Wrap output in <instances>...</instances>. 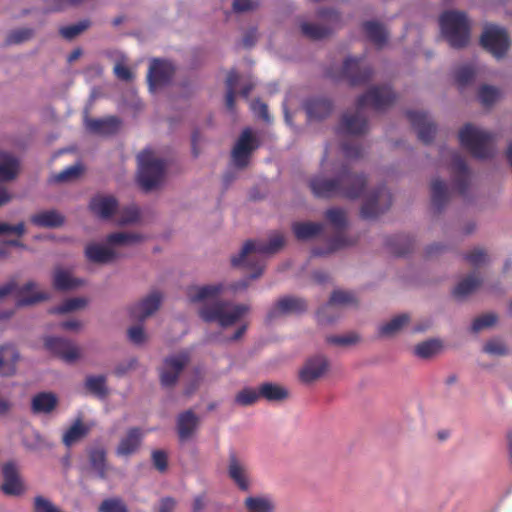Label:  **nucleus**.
I'll return each instance as SVG.
<instances>
[{
	"instance_id": "1",
	"label": "nucleus",
	"mask_w": 512,
	"mask_h": 512,
	"mask_svg": "<svg viewBox=\"0 0 512 512\" xmlns=\"http://www.w3.org/2000/svg\"><path fill=\"white\" fill-rule=\"evenodd\" d=\"M366 186V175L352 172L347 165H343L333 178L315 176L309 181L313 195L326 199L341 197L355 200L362 196Z\"/></svg>"
},
{
	"instance_id": "2",
	"label": "nucleus",
	"mask_w": 512,
	"mask_h": 512,
	"mask_svg": "<svg viewBox=\"0 0 512 512\" xmlns=\"http://www.w3.org/2000/svg\"><path fill=\"white\" fill-rule=\"evenodd\" d=\"M396 100V95L389 86H373L361 95L356 102L354 113L343 114L339 130L350 135H363L368 130V122L363 114L367 106L374 110L383 111L390 107Z\"/></svg>"
},
{
	"instance_id": "3",
	"label": "nucleus",
	"mask_w": 512,
	"mask_h": 512,
	"mask_svg": "<svg viewBox=\"0 0 512 512\" xmlns=\"http://www.w3.org/2000/svg\"><path fill=\"white\" fill-rule=\"evenodd\" d=\"M284 243V236L279 233L272 235L268 243L248 240L241 252L231 258V264L234 267L251 268L253 272L249 278L256 279L263 273L265 257L278 252L284 246Z\"/></svg>"
},
{
	"instance_id": "4",
	"label": "nucleus",
	"mask_w": 512,
	"mask_h": 512,
	"mask_svg": "<svg viewBox=\"0 0 512 512\" xmlns=\"http://www.w3.org/2000/svg\"><path fill=\"white\" fill-rule=\"evenodd\" d=\"M459 141L477 159H487L495 154V135L472 124H466L459 131Z\"/></svg>"
},
{
	"instance_id": "5",
	"label": "nucleus",
	"mask_w": 512,
	"mask_h": 512,
	"mask_svg": "<svg viewBox=\"0 0 512 512\" xmlns=\"http://www.w3.org/2000/svg\"><path fill=\"white\" fill-rule=\"evenodd\" d=\"M249 310L246 304L231 305L227 301L217 300L204 304L199 309V316L204 322H216L220 327L227 328L236 324Z\"/></svg>"
},
{
	"instance_id": "6",
	"label": "nucleus",
	"mask_w": 512,
	"mask_h": 512,
	"mask_svg": "<svg viewBox=\"0 0 512 512\" xmlns=\"http://www.w3.org/2000/svg\"><path fill=\"white\" fill-rule=\"evenodd\" d=\"M443 36L453 48H463L470 40V23L464 12L445 11L439 19Z\"/></svg>"
},
{
	"instance_id": "7",
	"label": "nucleus",
	"mask_w": 512,
	"mask_h": 512,
	"mask_svg": "<svg viewBox=\"0 0 512 512\" xmlns=\"http://www.w3.org/2000/svg\"><path fill=\"white\" fill-rule=\"evenodd\" d=\"M137 160L139 185L144 191L149 192L161 183L166 163L163 159L156 157L151 149L142 150Z\"/></svg>"
},
{
	"instance_id": "8",
	"label": "nucleus",
	"mask_w": 512,
	"mask_h": 512,
	"mask_svg": "<svg viewBox=\"0 0 512 512\" xmlns=\"http://www.w3.org/2000/svg\"><path fill=\"white\" fill-rule=\"evenodd\" d=\"M318 17L324 21L323 24L303 22L300 25L301 33L311 40H321L329 36L340 23V15L334 9H321Z\"/></svg>"
},
{
	"instance_id": "9",
	"label": "nucleus",
	"mask_w": 512,
	"mask_h": 512,
	"mask_svg": "<svg viewBox=\"0 0 512 512\" xmlns=\"http://www.w3.org/2000/svg\"><path fill=\"white\" fill-rule=\"evenodd\" d=\"M480 43L494 57L501 58L509 48V37L504 28L487 25L481 35Z\"/></svg>"
},
{
	"instance_id": "10",
	"label": "nucleus",
	"mask_w": 512,
	"mask_h": 512,
	"mask_svg": "<svg viewBox=\"0 0 512 512\" xmlns=\"http://www.w3.org/2000/svg\"><path fill=\"white\" fill-rule=\"evenodd\" d=\"M392 205V195L385 186L378 187L364 201L360 215L363 219H375Z\"/></svg>"
},
{
	"instance_id": "11",
	"label": "nucleus",
	"mask_w": 512,
	"mask_h": 512,
	"mask_svg": "<svg viewBox=\"0 0 512 512\" xmlns=\"http://www.w3.org/2000/svg\"><path fill=\"white\" fill-rule=\"evenodd\" d=\"M259 140L250 128H245L232 149V160L237 168H245L251 154L259 147Z\"/></svg>"
},
{
	"instance_id": "12",
	"label": "nucleus",
	"mask_w": 512,
	"mask_h": 512,
	"mask_svg": "<svg viewBox=\"0 0 512 512\" xmlns=\"http://www.w3.org/2000/svg\"><path fill=\"white\" fill-rule=\"evenodd\" d=\"M189 361L190 354L187 351L165 358L163 367L160 370L161 384L165 387L174 386Z\"/></svg>"
},
{
	"instance_id": "13",
	"label": "nucleus",
	"mask_w": 512,
	"mask_h": 512,
	"mask_svg": "<svg viewBox=\"0 0 512 512\" xmlns=\"http://www.w3.org/2000/svg\"><path fill=\"white\" fill-rule=\"evenodd\" d=\"M175 73L174 65L167 60L154 59L148 70L147 80L151 91L167 85Z\"/></svg>"
},
{
	"instance_id": "14",
	"label": "nucleus",
	"mask_w": 512,
	"mask_h": 512,
	"mask_svg": "<svg viewBox=\"0 0 512 512\" xmlns=\"http://www.w3.org/2000/svg\"><path fill=\"white\" fill-rule=\"evenodd\" d=\"M227 473L239 490L248 491L250 489L251 481L248 466L235 451L229 452Z\"/></svg>"
},
{
	"instance_id": "15",
	"label": "nucleus",
	"mask_w": 512,
	"mask_h": 512,
	"mask_svg": "<svg viewBox=\"0 0 512 512\" xmlns=\"http://www.w3.org/2000/svg\"><path fill=\"white\" fill-rule=\"evenodd\" d=\"M342 74L350 85L357 86L367 83L373 75V70L362 66V58L348 57L344 61Z\"/></svg>"
},
{
	"instance_id": "16",
	"label": "nucleus",
	"mask_w": 512,
	"mask_h": 512,
	"mask_svg": "<svg viewBox=\"0 0 512 512\" xmlns=\"http://www.w3.org/2000/svg\"><path fill=\"white\" fill-rule=\"evenodd\" d=\"M307 309V303L304 299L294 296H285L280 298L267 313V321H272L277 317L287 314H300Z\"/></svg>"
},
{
	"instance_id": "17",
	"label": "nucleus",
	"mask_w": 512,
	"mask_h": 512,
	"mask_svg": "<svg viewBox=\"0 0 512 512\" xmlns=\"http://www.w3.org/2000/svg\"><path fill=\"white\" fill-rule=\"evenodd\" d=\"M45 347L54 355L68 363L76 361L80 352L76 345L71 341L60 337H47Z\"/></svg>"
},
{
	"instance_id": "18",
	"label": "nucleus",
	"mask_w": 512,
	"mask_h": 512,
	"mask_svg": "<svg viewBox=\"0 0 512 512\" xmlns=\"http://www.w3.org/2000/svg\"><path fill=\"white\" fill-rule=\"evenodd\" d=\"M451 170L455 189L460 195H465L469 188L470 171L466 161L458 152L452 153Z\"/></svg>"
},
{
	"instance_id": "19",
	"label": "nucleus",
	"mask_w": 512,
	"mask_h": 512,
	"mask_svg": "<svg viewBox=\"0 0 512 512\" xmlns=\"http://www.w3.org/2000/svg\"><path fill=\"white\" fill-rule=\"evenodd\" d=\"M406 116L412 126L417 130L418 138L425 144L433 141L436 134V126L428 118V115L421 111H407Z\"/></svg>"
},
{
	"instance_id": "20",
	"label": "nucleus",
	"mask_w": 512,
	"mask_h": 512,
	"mask_svg": "<svg viewBox=\"0 0 512 512\" xmlns=\"http://www.w3.org/2000/svg\"><path fill=\"white\" fill-rule=\"evenodd\" d=\"M328 360L325 356L316 355L309 358L299 372L301 382L311 384L321 378L328 369Z\"/></svg>"
},
{
	"instance_id": "21",
	"label": "nucleus",
	"mask_w": 512,
	"mask_h": 512,
	"mask_svg": "<svg viewBox=\"0 0 512 512\" xmlns=\"http://www.w3.org/2000/svg\"><path fill=\"white\" fill-rule=\"evenodd\" d=\"M162 296L154 291L140 302L134 304L129 309L130 317L133 320L144 321L147 317L156 312L161 304Z\"/></svg>"
},
{
	"instance_id": "22",
	"label": "nucleus",
	"mask_w": 512,
	"mask_h": 512,
	"mask_svg": "<svg viewBox=\"0 0 512 512\" xmlns=\"http://www.w3.org/2000/svg\"><path fill=\"white\" fill-rule=\"evenodd\" d=\"M352 304H356V298L352 292L335 290L331 294L328 303L317 311L318 322L322 324L332 322L334 318L329 317L327 314L329 310H331L334 306H345Z\"/></svg>"
},
{
	"instance_id": "23",
	"label": "nucleus",
	"mask_w": 512,
	"mask_h": 512,
	"mask_svg": "<svg viewBox=\"0 0 512 512\" xmlns=\"http://www.w3.org/2000/svg\"><path fill=\"white\" fill-rule=\"evenodd\" d=\"M3 483L1 491L8 496H19L24 492L23 483L20 480L18 470L14 463H6L2 469Z\"/></svg>"
},
{
	"instance_id": "24",
	"label": "nucleus",
	"mask_w": 512,
	"mask_h": 512,
	"mask_svg": "<svg viewBox=\"0 0 512 512\" xmlns=\"http://www.w3.org/2000/svg\"><path fill=\"white\" fill-rule=\"evenodd\" d=\"M143 437L144 432L140 428L132 427L128 429L116 448V455L127 457L136 453L141 446Z\"/></svg>"
},
{
	"instance_id": "25",
	"label": "nucleus",
	"mask_w": 512,
	"mask_h": 512,
	"mask_svg": "<svg viewBox=\"0 0 512 512\" xmlns=\"http://www.w3.org/2000/svg\"><path fill=\"white\" fill-rule=\"evenodd\" d=\"M86 128L97 135H113L118 132L121 126V120L116 116L105 118H86Z\"/></svg>"
},
{
	"instance_id": "26",
	"label": "nucleus",
	"mask_w": 512,
	"mask_h": 512,
	"mask_svg": "<svg viewBox=\"0 0 512 512\" xmlns=\"http://www.w3.org/2000/svg\"><path fill=\"white\" fill-rule=\"evenodd\" d=\"M304 109L310 120H322L331 114L333 104L327 98L313 97L305 101Z\"/></svg>"
},
{
	"instance_id": "27",
	"label": "nucleus",
	"mask_w": 512,
	"mask_h": 512,
	"mask_svg": "<svg viewBox=\"0 0 512 512\" xmlns=\"http://www.w3.org/2000/svg\"><path fill=\"white\" fill-rule=\"evenodd\" d=\"M87 456L91 469L100 479H106L109 471L106 449L103 446L91 447L87 450Z\"/></svg>"
},
{
	"instance_id": "28",
	"label": "nucleus",
	"mask_w": 512,
	"mask_h": 512,
	"mask_svg": "<svg viewBox=\"0 0 512 512\" xmlns=\"http://www.w3.org/2000/svg\"><path fill=\"white\" fill-rule=\"evenodd\" d=\"M118 202L113 196L97 195L89 203L90 210L102 219H109L117 210Z\"/></svg>"
},
{
	"instance_id": "29",
	"label": "nucleus",
	"mask_w": 512,
	"mask_h": 512,
	"mask_svg": "<svg viewBox=\"0 0 512 512\" xmlns=\"http://www.w3.org/2000/svg\"><path fill=\"white\" fill-rule=\"evenodd\" d=\"M223 289L224 286L220 283L204 286H189L187 288V297L192 303H201L218 297Z\"/></svg>"
},
{
	"instance_id": "30",
	"label": "nucleus",
	"mask_w": 512,
	"mask_h": 512,
	"mask_svg": "<svg viewBox=\"0 0 512 512\" xmlns=\"http://www.w3.org/2000/svg\"><path fill=\"white\" fill-rule=\"evenodd\" d=\"M19 357V353L13 345L0 346V375H13L16 372Z\"/></svg>"
},
{
	"instance_id": "31",
	"label": "nucleus",
	"mask_w": 512,
	"mask_h": 512,
	"mask_svg": "<svg viewBox=\"0 0 512 512\" xmlns=\"http://www.w3.org/2000/svg\"><path fill=\"white\" fill-rule=\"evenodd\" d=\"M199 424L198 416L191 410L181 413L177 419V430L181 441L189 439Z\"/></svg>"
},
{
	"instance_id": "32",
	"label": "nucleus",
	"mask_w": 512,
	"mask_h": 512,
	"mask_svg": "<svg viewBox=\"0 0 512 512\" xmlns=\"http://www.w3.org/2000/svg\"><path fill=\"white\" fill-rule=\"evenodd\" d=\"M58 405V398L52 392H40L33 396L31 402L32 412L35 414H49Z\"/></svg>"
},
{
	"instance_id": "33",
	"label": "nucleus",
	"mask_w": 512,
	"mask_h": 512,
	"mask_svg": "<svg viewBox=\"0 0 512 512\" xmlns=\"http://www.w3.org/2000/svg\"><path fill=\"white\" fill-rule=\"evenodd\" d=\"M85 256L90 262L100 264L112 262L116 258L113 249L96 243H91L86 246Z\"/></svg>"
},
{
	"instance_id": "34",
	"label": "nucleus",
	"mask_w": 512,
	"mask_h": 512,
	"mask_svg": "<svg viewBox=\"0 0 512 512\" xmlns=\"http://www.w3.org/2000/svg\"><path fill=\"white\" fill-rule=\"evenodd\" d=\"M259 388L261 398L268 402H282L289 397V390L277 383L265 382Z\"/></svg>"
},
{
	"instance_id": "35",
	"label": "nucleus",
	"mask_w": 512,
	"mask_h": 512,
	"mask_svg": "<svg viewBox=\"0 0 512 512\" xmlns=\"http://www.w3.org/2000/svg\"><path fill=\"white\" fill-rule=\"evenodd\" d=\"M36 284L34 282L26 283L18 292L16 305L18 307L32 305L48 298L44 292H34Z\"/></svg>"
},
{
	"instance_id": "36",
	"label": "nucleus",
	"mask_w": 512,
	"mask_h": 512,
	"mask_svg": "<svg viewBox=\"0 0 512 512\" xmlns=\"http://www.w3.org/2000/svg\"><path fill=\"white\" fill-rule=\"evenodd\" d=\"M363 30L367 38L378 48L383 47L388 40L385 27L377 21H366L363 23Z\"/></svg>"
},
{
	"instance_id": "37",
	"label": "nucleus",
	"mask_w": 512,
	"mask_h": 512,
	"mask_svg": "<svg viewBox=\"0 0 512 512\" xmlns=\"http://www.w3.org/2000/svg\"><path fill=\"white\" fill-rule=\"evenodd\" d=\"M30 221L38 227L56 228L64 223V217L55 210H48L32 215Z\"/></svg>"
},
{
	"instance_id": "38",
	"label": "nucleus",
	"mask_w": 512,
	"mask_h": 512,
	"mask_svg": "<svg viewBox=\"0 0 512 512\" xmlns=\"http://www.w3.org/2000/svg\"><path fill=\"white\" fill-rule=\"evenodd\" d=\"M82 281L73 278L69 271L62 268H56L53 275V286L58 291L73 290L82 285Z\"/></svg>"
},
{
	"instance_id": "39",
	"label": "nucleus",
	"mask_w": 512,
	"mask_h": 512,
	"mask_svg": "<svg viewBox=\"0 0 512 512\" xmlns=\"http://www.w3.org/2000/svg\"><path fill=\"white\" fill-rule=\"evenodd\" d=\"M449 192L446 183L436 178L431 183V201L437 212H440L447 204Z\"/></svg>"
},
{
	"instance_id": "40",
	"label": "nucleus",
	"mask_w": 512,
	"mask_h": 512,
	"mask_svg": "<svg viewBox=\"0 0 512 512\" xmlns=\"http://www.w3.org/2000/svg\"><path fill=\"white\" fill-rule=\"evenodd\" d=\"M247 512H274L275 503L268 495L249 496L244 500Z\"/></svg>"
},
{
	"instance_id": "41",
	"label": "nucleus",
	"mask_w": 512,
	"mask_h": 512,
	"mask_svg": "<svg viewBox=\"0 0 512 512\" xmlns=\"http://www.w3.org/2000/svg\"><path fill=\"white\" fill-rule=\"evenodd\" d=\"M324 229L322 223L315 222H295L292 230L298 240H308L319 235Z\"/></svg>"
},
{
	"instance_id": "42",
	"label": "nucleus",
	"mask_w": 512,
	"mask_h": 512,
	"mask_svg": "<svg viewBox=\"0 0 512 512\" xmlns=\"http://www.w3.org/2000/svg\"><path fill=\"white\" fill-rule=\"evenodd\" d=\"M19 172V161L10 154L0 155V181H11Z\"/></svg>"
},
{
	"instance_id": "43",
	"label": "nucleus",
	"mask_w": 512,
	"mask_h": 512,
	"mask_svg": "<svg viewBox=\"0 0 512 512\" xmlns=\"http://www.w3.org/2000/svg\"><path fill=\"white\" fill-rule=\"evenodd\" d=\"M387 246L397 256L408 254L414 247V241L408 235H394L387 239Z\"/></svg>"
},
{
	"instance_id": "44",
	"label": "nucleus",
	"mask_w": 512,
	"mask_h": 512,
	"mask_svg": "<svg viewBox=\"0 0 512 512\" xmlns=\"http://www.w3.org/2000/svg\"><path fill=\"white\" fill-rule=\"evenodd\" d=\"M482 283V280L475 274H471L461 280L453 290V295L457 299H463L473 293Z\"/></svg>"
},
{
	"instance_id": "45",
	"label": "nucleus",
	"mask_w": 512,
	"mask_h": 512,
	"mask_svg": "<svg viewBox=\"0 0 512 512\" xmlns=\"http://www.w3.org/2000/svg\"><path fill=\"white\" fill-rule=\"evenodd\" d=\"M85 388L89 393L101 399L108 395L106 377L104 375L87 376L85 380Z\"/></svg>"
},
{
	"instance_id": "46",
	"label": "nucleus",
	"mask_w": 512,
	"mask_h": 512,
	"mask_svg": "<svg viewBox=\"0 0 512 512\" xmlns=\"http://www.w3.org/2000/svg\"><path fill=\"white\" fill-rule=\"evenodd\" d=\"M89 433V428L78 419L73 425L64 433L62 441L65 446L71 447L73 444L81 440Z\"/></svg>"
},
{
	"instance_id": "47",
	"label": "nucleus",
	"mask_w": 512,
	"mask_h": 512,
	"mask_svg": "<svg viewBox=\"0 0 512 512\" xmlns=\"http://www.w3.org/2000/svg\"><path fill=\"white\" fill-rule=\"evenodd\" d=\"M410 321V317L408 314H400L392 318L387 323L383 324L379 328V333L381 336H392L398 333L404 326H406Z\"/></svg>"
},
{
	"instance_id": "48",
	"label": "nucleus",
	"mask_w": 512,
	"mask_h": 512,
	"mask_svg": "<svg viewBox=\"0 0 512 512\" xmlns=\"http://www.w3.org/2000/svg\"><path fill=\"white\" fill-rule=\"evenodd\" d=\"M259 399H261L259 387L257 389L245 387L235 395L234 401L239 406L247 407L254 405Z\"/></svg>"
},
{
	"instance_id": "49",
	"label": "nucleus",
	"mask_w": 512,
	"mask_h": 512,
	"mask_svg": "<svg viewBox=\"0 0 512 512\" xmlns=\"http://www.w3.org/2000/svg\"><path fill=\"white\" fill-rule=\"evenodd\" d=\"M441 349V342L438 340H427L414 347V354L422 359H428L436 355Z\"/></svg>"
},
{
	"instance_id": "50",
	"label": "nucleus",
	"mask_w": 512,
	"mask_h": 512,
	"mask_svg": "<svg viewBox=\"0 0 512 512\" xmlns=\"http://www.w3.org/2000/svg\"><path fill=\"white\" fill-rule=\"evenodd\" d=\"M239 80V75L235 70H231L226 79V97H225V105L226 108L230 112H234L235 110V88Z\"/></svg>"
},
{
	"instance_id": "51",
	"label": "nucleus",
	"mask_w": 512,
	"mask_h": 512,
	"mask_svg": "<svg viewBox=\"0 0 512 512\" xmlns=\"http://www.w3.org/2000/svg\"><path fill=\"white\" fill-rule=\"evenodd\" d=\"M327 221L339 232L343 231L348 224L345 210L341 208H330L325 212Z\"/></svg>"
},
{
	"instance_id": "52",
	"label": "nucleus",
	"mask_w": 512,
	"mask_h": 512,
	"mask_svg": "<svg viewBox=\"0 0 512 512\" xmlns=\"http://www.w3.org/2000/svg\"><path fill=\"white\" fill-rule=\"evenodd\" d=\"M91 26V21L89 19H84L79 21L78 23L63 26L59 29L60 35L67 39L72 40L81 33H83L85 30H87Z\"/></svg>"
},
{
	"instance_id": "53",
	"label": "nucleus",
	"mask_w": 512,
	"mask_h": 512,
	"mask_svg": "<svg viewBox=\"0 0 512 512\" xmlns=\"http://www.w3.org/2000/svg\"><path fill=\"white\" fill-rule=\"evenodd\" d=\"M107 243L110 245H124L140 240V236L134 233L115 232L107 236Z\"/></svg>"
},
{
	"instance_id": "54",
	"label": "nucleus",
	"mask_w": 512,
	"mask_h": 512,
	"mask_svg": "<svg viewBox=\"0 0 512 512\" xmlns=\"http://www.w3.org/2000/svg\"><path fill=\"white\" fill-rule=\"evenodd\" d=\"M87 304L84 298H71L65 300L61 305L51 309V313L64 314L84 307Z\"/></svg>"
},
{
	"instance_id": "55",
	"label": "nucleus",
	"mask_w": 512,
	"mask_h": 512,
	"mask_svg": "<svg viewBox=\"0 0 512 512\" xmlns=\"http://www.w3.org/2000/svg\"><path fill=\"white\" fill-rule=\"evenodd\" d=\"M478 97L483 105L490 106L498 100L500 97V91L496 87L483 85L479 89Z\"/></svg>"
},
{
	"instance_id": "56",
	"label": "nucleus",
	"mask_w": 512,
	"mask_h": 512,
	"mask_svg": "<svg viewBox=\"0 0 512 512\" xmlns=\"http://www.w3.org/2000/svg\"><path fill=\"white\" fill-rule=\"evenodd\" d=\"M34 34L33 29L31 28H19L12 30L6 38V43L8 45L12 44H21L26 42L32 38Z\"/></svg>"
},
{
	"instance_id": "57",
	"label": "nucleus",
	"mask_w": 512,
	"mask_h": 512,
	"mask_svg": "<svg viewBox=\"0 0 512 512\" xmlns=\"http://www.w3.org/2000/svg\"><path fill=\"white\" fill-rule=\"evenodd\" d=\"M350 244L351 243L348 242L342 234H338L330 241L329 248L327 250L315 248L312 250V255L313 256L328 255V254H330L342 247L348 246Z\"/></svg>"
},
{
	"instance_id": "58",
	"label": "nucleus",
	"mask_w": 512,
	"mask_h": 512,
	"mask_svg": "<svg viewBox=\"0 0 512 512\" xmlns=\"http://www.w3.org/2000/svg\"><path fill=\"white\" fill-rule=\"evenodd\" d=\"M99 512H129L127 505L120 498H108L102 501Z\"/></svg>"
},
{
	"instance_id": "59",
	"label": "nucleus",
	"mask_w": 512,
	"mask_h": 512,
	"mask_svg": "<svg viewBox=\"0 0 512 512\" xmlns=\"http://www.w3.org/2000/svg\"><path fill=\"white\" fill-rule=\"evenodd\" d=\"M497 322V316L493 313H487L474 319L471 329L473 332H479L483 329L492 327Z\"/></svg>"
},
{
	"instance_id": "60",
	"label": "nucleus",
	"mask_w": 512,
	"mask_h": 512,
	"mask_svg": "<svg viewBox=\"0 0 512 512\" xmlns=\"http://www.w3.org/2000/svg\"><path fill=\"white\" fill-rule=\"evenodd\" d=\"M475 78V70L471 66H462L455 72V80L460 87L471 83Z\"/></svg>"
},
{
	"instance_id": "61",
	"label": "nucleus",
	"mask_w": 512,
	"mask_h": 512,
	"mask_svg": "<svg viewBox=\"0 0 512 512\" xmlns=\"http://www.w3.org/2000/svg\"><path fill=\"white\" fill-rule=\"evenodd\" d=\"M82 167L80 165L69 166L53 177L54 182H66L80 176Z\"/></svg>"
},
{
	"instance_id": "62",
	"label": "nucleus",
	"mask_w": 512,
	"mask_h": 512,
	"mask_svg": "<svg viewBox=\"0 0 512 512\" xmlns=\"http://www.w3.org/2000/svg\"><path fill=\"white\" fill-rule=\"evenodd\" d=\"M358 340V336L354 333L347 335H331L326 338L327 343L336 346H349L357 343Z\"/></svg>"
},
{
	"instance_id": "63",
	"label": "nucleus",
	"mask_w": 512,
	"mask_h": 512,
	"mask_svg": "<svg viewBox=\"0 0 512 512\" xmlns=\"http://www.w3.org/2000/svg\"><path fill=\"white\" fill-rule=\"evenodd\" d=\"M33 508L34 512H62L60 508L43 496H36L34 498Z\"/></svg>"
},
{
	"instance_id": "64",
	"label": "nucleus",
	"mask_w": 512,
	"mask_h": 512,
	"mask_svg": "<svg viewBox=\"0 0 512 512\" xmlns=\"http://www.w3.org/2000/svg\"><path fill=\"white\" fill-rule=\"evenodd\" d=\"M464 258L472 266L478 267L486 262L487 254L483 249L476 248L467 253Z\"/></svg>"
}]
</instances>
